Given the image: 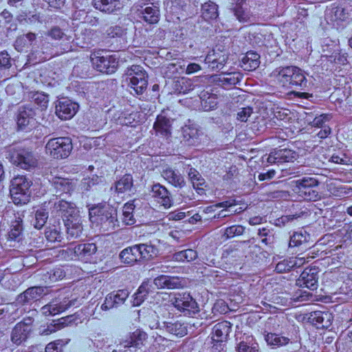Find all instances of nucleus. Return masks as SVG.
<instances>
[{"label": "nucleus", "mask_w": 352, "mask_h": 352, "mask_svg": "<svg viewBox=\"0 0 352 352\" xmlns=\"http://www.w3.org/2000/svg\"><path fill=\"white\" fill-rule=\"evenodd\" d=\"M92 222L100 224L106 230H113L118 225L117 210L109 204L91 207L89 210Z\"/></svg>", "instance_id": "obj_1"}, {"label": "nucleus", "mask_w": 352, "mask_h": 352, "mask_svg": "<svg viewBox=\"0 0 352 352\" xmlns=\"http://www.w3.org/2000/svg\"><path fill=\"white\" fill-rule=\"evenodd\" d=\"M73 150V144L69 137L50 138L45 146V154L54 160L67 158Z\"/></svg>", "instance_id": "obj_2"}, {"label": "nucleus", "mask_w": 352, "mask_h": 352, "mask_svg": "<svg viewBox=\"0 0 352 352\" xmlns=\"http://www.w3.org/2000/svg\"><path fill=\"white\" fill-rule=\"evenodd\" d=\"M278 81L283 87L302 89L306 87L307 79L302 69L295 66L282 68L278 75Z\"/></svg>", "instance_id": "obj_3"}, {"label": "nucleus", "mask_w": 352, "mask_h": 352, "mask_svg": "<svg viewBox=\"0 0 352 352\" xmlns=\"http://www.w3.org/2000/svg\"><path fill=\"white\" fill-rule=\"evenodd\" d=\"M90 59L93 67L97 71L103 74H113L118 67V58L116 55L111 54L104 50L92 52Z\"/></svg>", "instance_id": "obj_4"}, {"label": "nucleus", "mask_w": 352, "mask_h": 352, "mask_svg": "<svg viewBox=\"0 0 352 352\" xmlns=\"http://www.w3.org/2000/svg\"><path fill=\"white\" fill-rule=\"evenodd\" d=\"M318 181L315 177H304L293 182L292 190L300 199L316 201L320 199V195L315 188Z\"/></svg>", "instance_id": "obj_5"}, {"label": "nucleus", "mask_w": 352, "mask_h": 352, "mask_svg": "<svg viewBox=\"0 0 352 352\" xmlns=\"http://www.w3.org/2000/svg\"><path fill=\"white\" fill-rule=\"evenodd\" d=\"M32 182L25 175H18L11 181L10 195L16 205L25 204L30 200Z\"/></svg>", "instance_id": "obj_6"}, {"label": "nucleus", "mask_w": 352, "mask_h": 352, "mask_svg": "<svg viewBox=\"0 0 352 352\" xmlns=\"http://www.w3.org/2000/svg\"><path fill=\"white\" fill-rule=\"evenodd\" d=\"M8 158L12 164L24 170L32 169L38 164V160L34 153L30 149L23 147L10 148Z\"/></svg>", "instance_id": "obj_7"}, {"label": "nucleus", "mask_w": 352, "mask_h": 352, "mask_svg": "<svg viewBox=\"0 0 352 352\" xmlns=\"http://www.w3.org/2000/svg\"><path fill=\"white\" fill-rule=\"evenodd\" d=\"M173 305L184 316H192L199 311L198 303L187 292L176 294L173 300Z\"/></svg>", "instance_id": "obj_8"}, {"label": "nucleus", "mask_w": 352, "mask_h": 352, "mask_svg": "<svg viewBox=\"0 0 352 352\" xmlns=\"http://www.w3.org/2000/svg\"><path fill=\"white\" fill-rule=\"evenodd\" d=\"M129 85L138 95L142 94L148 86V76L140 65H132L129 70Z\"/></svg>", "instance_id": "obj_9"}, {"label": "nucleus", "mask_w": 352, "mask_h": 352, "mask_svg": "<svg viewBox=\"0 0 352 352\" xmlns=\"http://www.w3.org/2000/svg\"><path fill=\"white\" fill-rule=\"evenodd\" d=\"M232 330V324L226 320L217 323L212 328V348L223 350L222 343L225 342Z\"/></svg>", "instance_id": "obj_10"}, {"label": "nucleus", "mask_w": 352, "mask_h": 352, "mask_svg": "<svg viewBox=\"0 0 352 352\" xmlns=\"http://www.w3.org/2000/svg\"><path fill=\"white\" fill-rule=\"evenodd\" d=\"M32 318H28L14 326L11 334V340L14 344L19 345L28 339L32 331Z\"/></svg>", "instance_id": "obj_11"}, {"label": "nucleus", "mask_w": 352, "mask_h": 352, "mask_svg": "<svg viewBox=\"0 0 352 352\" xmlns=\"http://www.w3.org/2000/svg\"><path fill=\"white\" fill-rule=\"evenodd\" d=\"M78 104L68 98H63L56 102L55 113L63 120L72 118L78 110Z\"/></svg>", "instance_id": "obj_12"}, {"label": "nucleus", "mask_w": 352, "mask_h": 352, "mask_svg": "<svg viewBox=\"0 0 352 352\" xmlns=\"http://www.w3.org/2000/svg\"><path fill=\"white\" fill-rule=\"evenodd\" d=\"M318 267H306L296 280V285L300 287H306L311 290L317 289L318 287Z\"/></svg>", "instance_id": "obj_13"}, {"label": "nucleus", "mask_w": 352, "mask_h": 352, "mask_svg": "<svg viewBox=\"0 0 352 352\" xmlns=\"http://www.w3.org/2000/svg\"><path fill=\"white\" fill-rule=\"evenodd\" d=\"M151 192L154 200L164 208H169L173 205V199L170 192L162 184H154Z\"/></svg>", "instance_id": "obj_14"}, {"label": "nucleus", "mask_w": 352, "mask_h": 352, "mask_svg": "<svg viewBox=\"0 0 352 352\" xmlns=\"http://www.w3.org/2000/svg\"><path fill=\"white\" fill-rule=\"evenodd\" d=\"M47 287H31L19 294L16 298V302L19 305H28L39 300L47 294Z\"/></svg>", "instance_id": "obj_15"}, {"label": "nucleus", "mask_w": 352, "mask_h": 352, "mask_svg": "<svg viewBox=\"0 0 352 352\" xmlns=\"http://www.w3.org/2000/svg\"><path fill=\"white\" fill-rule=\"evenodd\" d=\"M228 58V54L226 51L213 50L208 52L204 59L205 64L212 70L223 69Z\"/></svg>", "instance_id": "obj_16"}, {"label": "nucleus", "mask_w": 352, "mask_h": 352, "mask_svg": "<svg viewBox=\"0 0 352 352\" xmlns=\"http://www.w3.org/2000/svg\"><path fill=\"white\" fill-rule=\"evenodd\" d=\"M52 212H54L56 216L61 217L63 221L64 219L75 218L78 215L76 205L64 199L54 203Z\"/></svg>", "instance_id": "obj_17"}, {"label": "nucleus", "mask_w": 352, "mask_h": 352, "mask_svg": "<svg viewBox=\"0 0 352 352\" xmlns=\"http://www.w3.org/2000/svg\"><path fill=\"white\" fill-rule=\"evenodd\" d=\"M206 79H212V81H217L224 88L234 86L243 78V75L239 72H222L221 75H213L203 76Z\"/></svg>", "instance_id": "obj_18"}, {"label": "nucleus", "mask_w": 352, "mask_h": 352, "mask_svg": "<svg viewBox=\"0 0 352 352\" xmlns=\"http://www.w3.org/2000/svg\"><path fill=\"white\" fill-rule=\"evenodd\" d=\"M297 157V153L293 150L288 148H276L270 153L267 158V162L269 164H282L293 162Z\"/></svg>", "instance_id": "obj_19"}, {"label": "nucleus", "mask_w": 352, "mask_h": 352, "mask_svg": "<svg viewBox=\"0 0 352 352\" xmlns=\"http://www.w3.org/2000/svg\"><path fill=\"white\" fill-rule=\"evenodd\" d=\"M173 120L163 113L159 114L153 124V129L157 135L169 138L172 133Z\"/></svg>", "instance_id": "obj_20"}, {"label": "nucleus", "mask_w": 352, "mask_h": 352, "mask_svg": "<svg viewBox=\"0 0 352 352\" xmlns=\"http://www.w3.org/2000/svg\"><path fill=\"white\" fill-rule=\"evenodd\" d=\"M162 177L175 188H182L185 184V179L179 171L170 166H165L161 172Z\"/></svg>", "instance_id": "obj_21"}, {"label": "nucleus", "mask_w": 352, "mask_h": 352, "mask_svg": "<svg viewBox=\"0 0 352 352\" xmlns=\"http://www.w3.org/2000/svg\"><path fill=\"white\" fill-rule=\"evenodd\" d=\"M93 5L96 10L106 14H117L123 8L120 0H93Z\"/></svg>", "instance_id": "obj_22"}, {"label": "nucleus", "mask_w": 352, "mask_h": 352, "mask_svg": "<svg viewBox=\"0 0 352 352\" xmlns=\"http://www.w3.org/2000/svg\"><path fill=\"white\" fill-rule=\"evenodd\" d=\"M72 305H74V301L64 299V300L59 302L56 301L50 302L49 304L44 305L41 310L45 316H55L66 311Z\"/></svg>", "instance_id": "obj_23"}, {"label": "nucleus", "mask_w": 352, "mask_h": 352, "mask_svg": "<svg viewBox=\"0 0 352 352\" xmlns=\"http://www.w3.org/2000/svg\"><path fill=\"white\" fill-rule=\"evenodd\" d=\"M73 252L78 260L87 263L97 252V247L94 243H80L74 248Z\"/></svg>", "instance_id": "obj_24"}, {"label": "nucleus", "mask_w": 352, "mask_h": 352, "mask_svg": "<svg viewBox=\"0 0 352 352\" xmlns=\"http://www.w3.org/2000/svg\"><path fill=\"white\" fill-rule=\"evenodd\" d=\"M148 335L146 332L141 329H136L123 340L122 344L124 347L141 348L145 344Z\"/></svg>", "instance_id": "obj_25"}, {"label": "nucleus", "mask_w": 352, "mask_h": 352, "mask_svg": "<svg viewBox=\"0 0 352 352\" xmlns=\"http://www.w3.org/2000/svg\"><path fill=\"white\" fill-rule=\"evenodd\" d=\"M120 258L123 263L129 265H133L135 263H142L138 244L122 250L120 254Z\"/></svg>", "instance_id": "obj_26"}, {"label": "nucleus", "mask_w": 352, "mask_h": 352, "mask_svg": "<svg viewBox=\"0 0 352 352\" xmlns=\"http://www.w3.org/2000/svg\"><path fill=\"white\" fill-rule=\"evenodd\" d=\"M36 113L32 108L24 107L19 112L16 124L21 130H26L29 125L32 124L35 119Z\"/></svg>", "instance_id": "obj_27"}, {"label": "nucleus", "mask_w": 352, "mask_h": 352, "mask_svg": "<svg viewBox=\"0 0 352 352\" xmlns=\"http://www.w3.org/2000/svg\"><path fill=\"white\" fill-rule=\"evenodd\" d=\"M52 183L57 195L70 193L75 187L72 179L62 177H54Z\"/></svg>", "instance_id": "obj_28"}, {"label": "nucleus", "mask_w": 352, "mask_h": 352, "mask_svg": "<svg viewBox=\"0 0 352 352\" xmlns=\"http://www.w3.org/2000/svg\"><path fill=\"white\" fill-rule=\"evenodd\" d=\"M153 283L157 289H177L181 286V281L177 276L160 275L154 278Z\"/></svg>", "instance_id": "obj_29"}, {"label": "nucleus", "mask_w": 352, "mask_h": 352, "mask_svg": "<svg viewBox=\"0 0 352 352\" xmlns=\"http://www.w3.org/2000/svg\"><path fill=\"white\" fill-rule=\"evenodd\" d=\"M115 192L119 195L129 194L133 190V178L131 174H125L113 185Z\"/></svg>", "instance_id": "obj_30"}, {"label": "nucleus", "mask_w": 352, "mask_h": 352, "mask_svg": "<svg viewBox=\"0 0 352 352\" xmlns=\"http://www.w3.org/2000/svg\"><path fill=\"white\" fill-rule=\"evenodd\" d=\"M310 234L304 230L295 232L290 237L289 246L290 247H299L304 246L305 248L310 247L312 245L310 242Z\"/></svg>", "instance_id": "obj_31"}, {"label": "nucleus", "mask_w": 352, "mask_h": 352, "mask_svg": "<svg viewBox=\"0 0 352 352\" xmlns=\"http://www.w3.org/2000/svg\"><path fill=\"white\" fill-rule=\"evenodd\" d=\"M64 224L67 228V234L71 238H78L82 232V226L80 223L79 214L75 218L64 219Z\"/></svg>", "instance_id": "obj_32"}, {"label": "nucleus", "mask_w": 352, "mask_h": 352, "mask_svg": "<svg viewBox=\"0 0 352 352\" xmlns=\"http://www.w3.org/2000/svg\"><path fill=\"white\" fill-rule=\"evenodd\" d=\"M188 174L196 192L200 195L205 194L206 184L205 179L201 176L199 172L194 168H190Z\"/></svg>", "instance_id": "obj_33"}, {"label": "nucleus", "mask_w": 352, "mask_h": 352, "mask_svg": "<svg viewBox=\"0 0 352 352\" xmlns=\"http://www.w3.org/2000/svg\"><path fill=\"white\" fill-rule=\"evenodd\" d=\"M260 64V55L254 52H248L242 58L241 67L245 71H254Z\"/></svg>", "instance_id": "obj_34"}, {"label": "nucleus", "mask_w": 352, "mask_h": 352, "mask_svg": "<svg viewBox=\"0 0 352 352\" xmlns=\"http://www.w3.org/2000/svg\"><path fill=\"white\" fill-rule=\"evenodd\" d=\"M201 104L205 111H210L215 109L219 103V97L216 93H210L208 91H204L200 94Z\"/></svg>", "instance_id": "obj_35"}, {"label": "nucleus", "mask_w": 352, "mask_h": 352, "mask_svg": "<svg viewBox=\"0 0 352 352\" xmlns=\"http://www.w3.org/2000/svg\"><path fill=\"white\" fill-rule=\"evenodd\" d=\"M138 245L142 263L153 259L156 257L158 254L157 248L151 243H139Z\"/></svg>", "instance_id": "obj_36"}, {"label": "nucleus", "mask_w": 352, "mask_h": 352, "mask_svg": "<svg viewBox=\"0 0 352 352\" xmlns=\"http://www.w3.org/2000/svg\"><path fill=\"white\" fill-rule=\"evenodd\" d=\"M66 276V272L63 267H56L42 275V280L47 284H50L62 280Z\"/></svg>", "instance_id": "obj_37"}, {"label": "nucleus", "mask_w": 352, "mask_h": 352, "mask_svg": "<svg viewBox=\"0 0 352 352\" xmlns=\"http://www.w3.org/2000/svg\"><path fill=\"white\" fill-rule=\"evenodd\" d=\"M346 243L352 241V225H345L343 228L331 234V241Z\"/></svg>", "instance_id": "obj_38"}, {"label": "nucleus", "mask_w": 352, "mask_h": 352, "mask_svg": "<svg viewBox=\"0 0 352 352\" xmlns=\"http://www.w3.org/2000/svg\"><path fill=\"white\" fill-rule=\"evenodd\" d=\"M265 340L268 345L276 349L288 344L290 339L275 333H268L265 336Z\"/></svg>", "instance_id": "obj_39"}, {"label": "nucleus", "mask_w": 352, "mask_h": 352, "mask_svg": "<svg viewBox=\"0 0 352 352\" xmlns=\"http://www.w3.org/2000/svg\"><path fill=\"white\" fill-rule=\"evenodd\" d=\"M246 0L237 2L232 8L234 16L240 22H247L250 18V12L245 3Z\"/></svg>", "instance_id": "obj_40"}, {"label": "nucleus", "mask_w": 352, "mask_h": 352, "mask_svg": "<svg viewBox=\"0 0 352 352\" xmlns=\"http://www.w3.org/2000/svg\"><path fill=\"white\" fill-rule=\"evenodd\" d=\"M45 235L49 242H60L63 239V234L60 223L47 227Z\"/></svg>", "instance_id": "obj_41"}, {"label": "nucleus", "mask_w": 352, "mask_h": 352, "mask_svg": "<svg viewBox=\"0 0 352 352\" xmlns=\"http://www.w3.org/2000/svg\"><path fill=\"white\" fill-rule=\"evenodd\" d=\"M135 209L134 200L129 201L124 204L122 208V221L127 226H132L135 224L136 220L133 215Z\"/></svg>", "instance_id": "obj_42"}, {"label": "nucleus", "mask_w": 352, "mask_h": 352, "mask_svg": "<svg viewBox=\"0 0 352 352\" xmlns=\"http://www.w3.org/2000/svg\"><path fill=\"white\" fill-rule=\"evenodd\" d=\"M142 14L144 20L149 24L157 23L160 20V10L157 6L151 4L146 6L142 11Z\"/></svg>", "instance_id": "obj_43"}, {"label": "nucleus", "mask_w": 352, "mask_h": 352, "mask_svg": "<svg viewBox=\"0 0 352 352\" xmlns=\"http://www.w3.org/2000/svg\"><path fill=\"white\" fill-rule=\"evenodd\" d=\"M165 328L168 333L177 337H184L188 332L187 326L179 321L166 322Z\"/></svg>", "instance_id": "obj_44"}, {"label": "nucleus", "mask_w": 352, "mask_h": 352, "mask_svg": "<svg viewBox=\"0 0 352 352\" xmlns=\"http://www.w3.org/2000/svg\"><path fill=\"white\" fill-rule=\"evenodd\" d=\"M218 14V7L214 2L209 1L202 5L201 15L206 21L215 19Z\"/></svg>", "instance_id": "obj_45"}, {"label": "nucleus", "mask_w": 352, "mask_h": 352, "mask_svg": "<svg viewBox=\"0 0 352 352\" xmlns=\"http://www.w3.org/2000/svg\"><path fill=\"white\" fill-rule=\"evenodd\" d=\"M198 256L197 251L187 249L177 252L173 254V260L177 262H191Z\"/></svg>", "instance_id": "obj_46"}, {"label": "nucleus", "mask_w": 352, "mask_h": 352, "mask_svg": "<svg viewBox=\"0 0 352 352\" xmlns=\"http://www.w3.org/2000/svg\"><path fill=\"white\" fill-rule=\"evenodd\" d=\"M174 89L179 94H186L194 89V85L190 78L179 77L174 82Z\"/></svg>", "instance_id": "obj_47"}, {"label": "nucleus", "mask_w": 352, "mask_h": 352, "mask_svg": "<svg viewBox=\"0 0 352 352\" xmlns=\"http://www.w3.org/2000/svg\"><path fill=\"white\" fill-rule=\"evenodd\" d=\"M331 70H337L341 65H345L347 63V56L345 52H342L339 50H334L331 54Z\"/></svg>", "instance_id": "obj_48"}, {"label": "nucleus", "mask_w": 352, "mask_h": 352, "mask_svg": "<svg viewBox=\"0 0 352 352\" xmlns=\"http://www.w3.org/2000/svg\"><path fill=\"white\" fill-rule=\"evenodd\" d=\"M244 231L245 227L243 226L233 225L225 229L221 237L224 241H226L242 235Z\"/></svg>", "instance_id": "obj_49"}, {"label": "nucleus", "mask_w": 352, "mask_h": 352, "mask_svg": "<svg viewBox=\"0 0 352 352\" xmlns=\"http://www.w3.org/2000/svg\"><path fill=\"white\" fill-rule=\"evenodd\" d=\"M149 283H143L138 288V292L134 294V304L140 305L144 300L149 292Z\"/></svg>", "instance_id": "obj_50"}, {"label": "nucleus", "mask_w": 352, "mask_h": 352, "mask_svg": "<svg viewBox=\"0 0 352 352\" xmlns=\"http://www.w3.org/2000/svg\"><path fill=\"white\" fill-rule=\"evenodd\" d=\"M48 219V212L45 209L41 208L37 210L35 214L34 227L41 229L45 224Z\"/></svg>", "instance_id": "obj_51"}, {"label": "nucleus", "mask_w": 352, "mask_h": 352, "mask_svg": "<svg viewBox=\"0 0 352 352\" xmlns=\"http://www.w3.org/2000/svg\"><path fill=\"white\" fill-rule=\"evenodd\" d=\"M237 352H258V344L256 342L252 343L248 341H241L236 347Z\"/></svg>", "instance_id": "obj_52"}, {"label": "nucleus", "mask_w": 352, "mask_h": 352, "mask_svg": "<svg viewBox=\"0 0 352 352\" xmlns=\"http://www.w3.org/2000/svg\"><path fill=\"white\" fill-rule=\"evenodd\" d=\"M109 294L111 296L116 307L123 304L129 296V292L126 289H120L117 292H111Z\"/></svg>", "instance_id": "obj_53"}, {"label": "nucleus", "mask_w": 352, "mask_h": 352, "mask_svg": "<svg viewBox=\"0 0 352 352\" xmlns=\"http://www.w3.org/2000/svg\"><path fill=\"white\" fill-rule=\"evenodd\" d=\"M78 318L75 315H69L65 317H62L57 320H55L56 325L58 326L60 329L65 327L72 326L73 324H77Z\"/></svg>", "instance_id": "obj_54"}, {"label": "nucleus", "mask_w": 352, "mask_h": 352, "mask_svg": "<svg viewBox=\"0 0 352 352\" xmlns=\"http://www.w3.org/2000/svg\"><path fill=\"white\" fill-rule=\"evenodd\" d=\"M23 226L19 221H15L14 224H12L11 229L8 233V238L10 240L16 241L19 240V238L22 234Z\"/></svg>", "instance_id": "obj_55"}, {"label": "nucleus", "mask_w": 352, "mask_h": 352, "mask_svg": "<svg viewBox=\"0 0 352 352\" xmlns=\"http://www.w3.org/2000/svg\"><path fill=\"white\" fill-rule=\"evenodd\" d=\"M274 270L277 273H285L292 270L290 257L278 261Z\"/></svg>", "instance_id": "obj_56"}, {"label": "nucleus", "mask_w": 352, "mask_h": 352, "mask_svg": "<svg viewBox=\"0 0 352 352\" xmlns=\"http://www.w3.org/2000/svg\"><path fill=\"white\" fill-rule=\"evenodd\" d=\"M135 114L129 113L127 111H122L118 118L119 123L122 125H132L135 121Z\"/></svg>", "instance_id": "obj_57"}, {"label": "nucleus", "mask_w": 352, "mask_h": 352, "mask_svg": "<svg viewBox=\"0 0 352 352\" xmlns=\"http://www.w3.org/2000/svg\"><path fill=\"white\" fill-rule=\"evenodd\" d=\"M310 214V210L306 207H302L300 208L299 211H296L294 214L285 216L283 218L286 219L287 221H292L294 219L306 218Z\"/></svg>", "instance_id": "obj_58"}, {"label": "nucleus", "mask_w": 352, "mask_h": 352, "mask_svg": "<svg viewBox=\"0 0 352 352\" xmlns=\"http://www.w3.org/2000/svg\"><path fill=\"white\" fill-rule=\"evenodd\" d=\"M35 103L41 108V109H46L48 106L49 98L48 96L43 93H36L33 96Z\"/></svg>", "instance_id": "obj_59"}, {"label": "nucleus", "mask_w": 352, "mask_h": 352, "mask_svg": "<svg viewBox=\"0 0 352 352\" xmlns=\"http://www.w3.org/2000/svg\"><path fill=\"white\" fill-rule=\"evenodd\" d=\"M60 330L55 320H52L51 323L47 324V325L42 327L41 329V334L43 336H48L53 333H55Z\"/></svg>", "instance_id": "obj_60"}, {"label": "nucleus", "mask_w": 352, "mask_h": 352, "mask_svg": "<svg viewBox=\"0 0 352 352\" xmlns=\"http://www.w3.org/2000/svg\"><path fill=\"white\" fill-rule=\"evenodd\" d=\"M47 35L52 39L60 41L67 37V35L59 28L54 27L47 32Z\"/></svg>", "instance_id": "obj_61"}, {"label": "nucleus", "mask_w": 352, "mask_h": 352, "mask_svg": "<svg viewBox=\"0 0 352 352\" xmlns=\"http://www.w3.org/2000/svg\"><path fill=\"white\" fill-rule=\"evenodd\" d=\"M253 110L252 108L250 107H247L244 108H241L239 109V112L236 115V118L238 120L241 122H246L248 119V118L251 116Z\"/></svg>", "instance_id": "obj_62"}, {"label": "nucleus", "mask_w": 352, "mask_h": 352, "mask_svg": "<svg viewBox=\"0 0 352 352\" xmlns=\"http://www.w3.org/2000/svg\"><path fill=\"white\" fill-rule=\"evenodd\" d=\"M310 257L301 256L300 254L295 257H290L292 269L302 266L305 263L309 262Z\"/></svg>", "instance_id": "obj_63"}, {"label": "nucleus", "mask_w": 352, "mask_h": 352, "mask_svg": "<svg viewBox=\"0 0 352 352\" xmlns=\"http://www.w3.org/2000/svg\"><path fill=\"white\" fill-rule=\"evenodd\" d=\"M36 38V36L35 34L29 32L26 34L21 35L17 37V44L20 46L23 41H27V44H29L30 46L33 44Z\"/></svg>", "instance_id": "obj_64"}]
</instances>
